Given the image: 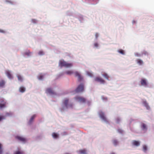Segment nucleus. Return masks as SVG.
Segmentation results:
<instances>
[{
    "label": "nucleus",
    "instance_id": "nucleus-29",
    "mask_svg": "<svg viewBox=\"0 0 154 154\" xmlns=\"http://www.w3.org/2000/svg\"><path fill=\"white\" fill-rule=\"evenodd\" d=\"M118 52H119L120 53L122 54H124V52L123 50L122 49H120L118 50Z\"/></svg>",
    "mask_w": 154,
    "mask_h": 154
},
{
    "label": "nucleus",
    "instance_id": "nucleus-12",
    "mask_svg": "<svg viewBox=\"0 0 154 154\" xmlns=\"http://www.w3.org/2000/svg\"><path fill=\"white\" fill-rule=\"evenodd\" d=\"M132 144L133 145L136 146H138L140 145V142L135 140H134L132 141Z\"/></svg>",
    "mask_w": 154,
    "mask_h": 154
},
{
    "label": "nucleus",
    "instance_id": "nucleus-39",
    "mask_svg": "<svg viewBox=\"0 0 154 154\" xmlns=\"http://www.w3.org/2000/svg\"><path fill=\"white\" fill-rule=\"evenodd\" d=\"M30 54V52H26L25 53V54L26 55H27L28 56L29 55V54Z\"/></svg>",
    "mask_w": 154,
    "mask_h": 154
},
{
    "label": "nucleus",
    "instance_id": "nucleus-5",
    "mask_svg": "<svg viewBox=\"0 0 154 154\" xmlns=\"http://www.w3.org/2000/svg\"><path fill=\"white\" fill-rule=\"evenodd\" d=\"M15 138L18 140L23 143H25L26 141V139L25 138L19 136H17L15 137Z\"/></svg>",
    "mask_w": 154,
    "mask_h": 154
},
{
    "label": "nucleus",
    "instance_id": "nucleus-26",
    "mask_svg": "<svg viewBox=\"0 0 154 154\" xmlns=\"http://www.w3.org/2000/svg\"><path fill=\"white\" fill-rule=\"evenodd\" d=\"M79 152L81 154H85L86 153V150L84 149L81 150L79 151Z\"/></svg>",
    "mask_w": 154,
    "mask_h": 154
},
{
    "label": "nucleus",
    "instance_id": "nucleus-22",
    "mask_svg": "<svg viewBox=\"0 0 154 154\" xmlns=\"http://www.w3.org/2000/svg\"><path fill=\"white\" fill-rule=\"evenodd\" d=\"M137 62L139 65H142L143 63V61L142 60L140 59H137Z\"/></svg>",
    "mask_w": 154,
    "mask_h": 154
},
{
    "label": "nucleus",
    "instance_id": "nucleus-13",
    "mask_svg": "<svg viewBox=\"0 0 154 154\" xmlns=\"http://www.w3.org/2000/svg\"><path fill=\"white\" fill-rule=\"evenodd\" d=\"M5 81L2 79L0 80V87L3 88L5 87Z\"/></svg>",
    "mask_w": 154,
    "mask_h": 154
},
{
    "label": "nucleus",
    "instance_id": "nucleus-27",
    "mask_svg": "<svg viewBox=\"0 0 154 154\" xmlns=\"http://www.w3.org/2000/svg\"><path fill=\"white\" fill-rule=\"evenodd\" d=\"M147 148L146 146L144 145L143 146V150L144 152H146L147 150Z\"/></svg>",
    "mask_w": 154,
    "mask_h": 154
},
{
    "label": "nucleus",
    "instance_id": "nucleus-1",
    "mask_svg": "<svg viewBox=\"0 0 154 154\" xmlns=\"http://www.w3.org/2000/svg\"><path fill=\"white\" fill-rule=\"evenodd\" d=\"M59 65L61 67L64 66L66 68H70L72 66L73 64L68 63L63 60H62L60 61Z\"/></svg>",
    "mask_w": 154,
    "mask_h": 154
},
{
    "label": "nucleus",
    "instance_id": "nucleus-32",
    "mask_svg": "<svg viewBox=\"0 0 154 154\" xmlns=\"http://www.w3.org/2000/svg\"><path fill=\"white\" fill-rule=\"evenodd\" d=\"M38 54L39 55H42L44 54V53L43 51H40L38 53Z\"/></svg>",
    "mask_w": 154,
    "mask_h": 154
},
{
    "label": "nucleus",
    "instance_id": "nucleus-37",
    "mask_svg": "<svg viewBox=\"0 0 154 154\" xmlns=\"http://www.w3.org/2000/svg\"><path fill=\"white\" fill-rule=\"evenodd\" d=\"M116 122L117 123H118L120 121V119L119 118H117L116 119Z\"/></svg>",
    "mask_w": 154,
    "mask_h": 154
},
{
    "label": "nucleus",
    "instance_id": "nucleus-21",
    "mask_svg": "<svg viewBox=\"0 0 154 154\" xmlns=\"http://www.w3.org/2000/svg\"><path fill=\"white\" fill-rule=\"evenodd\" d=\"M52 136L53 138H57L58 137V135L55 133H53L52 134Z\"/></svg>",
    "mask_w": 154,
    "mask_h": 154
},
{
    "label": "nucleus",
    "instance_id": "nucleus-43",
    "mask_svg": "<svg viewBox=\"0 0 154 154\" xmlns=\"http://www.w3.org/2000/svg\"><path fill=\"white\" fill-rule=\"evenodd\" d=\"M70 154L69 153H66V154Z\"/></svg>",
    "mask_w": 154,
    "mask_h": 154
},
{
    "label": "nucleus",
    "instance_id": "nucleus-7",
    "mask_svg": "<svg viewBox=\"0 0 154 154\" xmlns=\"http://www.w3.org/2000/svg\"><path fill=\"white\" fill-rule=\"evenodd\" d=\"M100 117L103 120L106 122H108V121L106 118L105 117L104 114L102 112H100Z\"/></svg>",
    "mask_w": 154,
    "mask_h": 154
},
{
    "label": "nucleus",
    "instance_id": "nucleus-33",
    "mask_svg": "<svg viewBox=\"0 0 154 154\" xmlns=\"http://www.w3.org/2000/svg\"><path fill=\"white\" fill-rule=\"evenodd\" d=\"M87 74L89 76H93V74H92V73H91L89 72H87Z\"/></svg>",
    "mask_w": 154,
    "mask_h": 154
},
{
    "label": "nucleus",
    "instance_id": "nucleus-3",
    "mask_svg": "<svg viewBox=\"0 0 154 154\" xmlns=\"http://www.w3.org/2000/svg\"><path fill=\"white\" fill-rule=\"evenodd\" d=\"M69 99L67 98H66L64 99L63 102V103L64 105L65 106L66 108H68L69 107H72V103L69 104Z\"/></svg>",
    "mask_w": 154,
    "mask_h": 154
},
{
    "label": "nucleus",
    "instance_id": "nucleus-24",
    "mask_svg": "<svg viewBox=\"0 0 154 154\" xmlns=\"http://www.w3.org/2000/svg\"><path fill=\"white\" fill-rule=\"evenodd\" d=\"M112 143L115 146H116L118 144V142L116 140H112Z\"/></svg>",
    "mask_w": 154,
    "mask_h": 154
},
{
    "label": "nucleus",
    "instance_id": "nucleus-23",
    "mask_svg": "<svg viewBox=\"0 0 154 154\" xmlns=\"http://www.w3.org/2000/svg\"><path fill=\"white\" fill-rule=\"evenodd\" d=\"M65 73L67 75H71L72 74H73V72L72 71L69 70V71H67Z\"/></svg>",
    "mask_w": 154,
    "mask_h": 154
},
{
    "label": "nucleus",
    "instance_id": "nucleus-15",
    "mask_svg": "<svg viewBox=\"0 0 154 154\" xmlns=\"http://www.w3.org/2000/svg\"><path fill=\"white\" fill-rule=\"evenodd\" d=\"M141 84L142 85L146 86L147 85V83L146 80L142 79L140 81Z\"/></svg>",
    "mask_w": 154,
    "mask_h": 154
},
{
    "label": "nucleus",
    "instance_id": "nucleus-41",
    "mask_svg": "<svg viewBox=\"0 0 154 154\" xmlns=\"http://www.w3.org/2000/svg\"><path fill=\"white\" fill-rule=\"evenodd\" d=\"M135 56L137 57H139L140 56V55L139 54H135Z\"/></svg>",
    "mask_w": 154,
    "mask_h": 154
},
{
    "label": "nucleus",
    "instance_id": "nucleus-9",
    "mask_svg": "<svg viewBox=\"0 0 154 154\" xmlns=\"http://www.w3.org/2000/svg\"><path fill=\"white\" fill-rule=\"evenodd\" d=\"M74 74L75 76L76 77H78V80L79 81H81L82 79V77L81 76L80 74L78 72H75Z\"/></svg>",
    "mask_w": 154,
    "mask_h": 154
},
{
    "label": "nucleus",
    "instance_id": "nucleus-25",
    "mask_svg": "<svg viewBox=\"0 0 154 154\" xmlns=\"http://www.w3.org/2000/svg\"><path fill=\"white\" fill-rule=\"evenodd\" d=\"M12 115V113H11V112H6L5 113V116H5V118L6 117L11 116Z\"/></svg>",
    "mask_w": 154,
    "mask_h": 154
},
{
    "label": "nucleus",
    "instance_id": "nucleus-19",
    "mask_svg": "<svg viewBox=\"0 0 154 154\" xmlns=\"http://www.w3.org/2000/svg\"><path fill=\"white\" fill-rule=\"evenodd\" d=\"M25 91V88L23 87H21L19 88V91L20 92L23 93Z\"/></svg>",
    "mask_w": 154,
    "mask_h": 154
},
{
    "label": "nucleus",
    "instance_id": "nucleus-35",
    "mask_svg": "<svg viewBox=\"0 0 154 154\" xmlns=\"http://www.w3.org/2000/svg\"><path fill=\"white\" fill-rule=\"evenodd\" d=\"M5 31L4 30L0 29V32L2 33H5Z\"/></svg>",
    "mask_w": 154,
    "mask_h": 154
},
{
    "label": "nucleus",
    "instance_id": "nucleus-17",
    "mask_svg": "<svg viewBox=\"0 0 154 154\" xmlns=\"http://www.w3.org/2000/svg\"><path fill=\"white\" fill-rule=\"evenodd\" d=\"M18 80L20 82H22L23 81V77L20 75L17 74V75Z\"/></svg>",
    "mask_w": 154,
    "mask_h": 154
},
{
    "label": "nucleus",
    "instance_id": "nucleus-40",
    "mask_svg": "<svg viewBox=\"0 0 154 154\" xmlns=\"http://www.w3.org/2000/svg\"><path fill=\"white\" fill-rule=\"evenodd\" d=\"M144 54H148V53L146 51H144L143 53Z\"/></svg>",
    "mask_w": 154,
    "mask_h": 154
},
{
    "label": "nucleus",
    "instance_id": "nucleus-36",
    "mask_svg": "<svg viewBox=\"0 0 154 154\" xmlns=\"http://www.w3.org/2000/svg\"><path fill=\"white\" fill-rule=\"evenodd\" d=\"M94 46L96 47H97L98 45V43H95L94 44Z\"/></svg>",
    "mask_w": 154,
    "mask_h": 154
},
{
    "label": "nucleus",
    "instance_id": "nucleus-42",
    "mask_svg": "<svg viewBox=\"0 0 154 154\" xmlns=\"http://www.w3.org/2000/svg\"><path fill=\"white\" fill-rule=\"evenodd\" d=\"M118 131H119V132H120V133H122V132L123 131H122V130H120V131H120V130H118Z\"/></svg>",
    "mask_w": 154,
    "mask_h": 154
},
{
    "label": "nucleus",
    "instance_id": "nucleus-6",
    "mask_svg": "<svg viewBox=\"0 0 154 154\" xmlns=\"http://www.w3.org/2000/svg\"><path fill=\"white\" fill-rule=\"evenodd\" d=\"M46 92L47 94H49L51 95H53L56 94L55 92L51 88L47 89L46 91Z\"/></svg>",
    "mask_w": 154,
    "mask_h": 154
},
{
    "label": "nucleus",
    "instance_id": "nucleus-8",
    "mask_svg": "<svg viewBox=\"0 0 154 154\" xmlns=\"http://www.w3.org/2000/svg\"><path fill=\"white\" fill-rule=\"evenodd\" d=\"M94 80L95 81L100 82L101 83H103L105 82V81L102 78L97 77L95 78Z\"/></svg>",
    "mask_w": 154,
    "mask_h": 154
},
{
    "label": "nucleus",
    "instance_id": "nucleus-28",
    "mask_svg": "<svg viewBox=\"0 0 154 154\" xmlns=\"http://www.w3.org/2000/svg\"><path fill=\"white\" fill-rule=\"evenodd\" d=\"M2 144L0 143V154H2L3 153V149Z\"/></svg>",
    "mask_w": 154,
    "mask_h": 154
},
{
    "label": "nucleus",
    "instance_id": "nucleus-34",
    "mask_svg": "<svg viewBox=\"0 0 154 154\" xmlns=\"http://www.w3.org/2000/svg\"><path fill=\"white\" fill-rule=\"evenodd\" d=\"M43 78V76L42 75H40L38 77V79L39 80H42Z\"/></svg>",
    "mask_w": 154,
    "mask_h": 154
},
{
    "label": "nucleus",
    "instance_id": "nucleus-38",
    "mask_svg": "<svg viewBox=\"0 0 154 154\" xmlns=\"http://www.w3.org/2000/svg\"><path fill=\"white\" fill-rule=\"evenodd\" d=\"M95 36L96 38H97L98 36V34L97 33H96L95 35Z\"/></svg>",
    "mask_w": 154,
    "mask_h": 154
},
{
    "label": "nucleus",
    "instance_id": "nucleus-20",
    "mask_svg": "<svg viewBox=\"0 0 154 154\" xmlns=\"http://www.w3.org/2000/svg\"><path fill=\"white\" fill-rule=\"evenodd\" d=\"M102 75L107 79H109V76L106 73H104L102 74Z\"/></svg>",
    "mask_w": 154,
    "mask_h": 154
},
{
    "label": "nucleus",
    "instance_id": "nucleus-31",
    "mask_svg": "<svg viewBox=\"0 0 154 154\" xmlns=\"http://www.w3.org/2000/svg\"><path fill=\"white\" fill-rule=\"evenodd\" d=\"M14 154H24L23 152H21L19 151L16 152Z\"/></svg>",
    "mask_w": 154,
    "mask_h": 154
},
{
    "label": "nucleus",
    "instance_id": "nucleus-14",
    "mask_svg": "<svg viewBox=\"0 0 154 154\" xmlns=\"http://www.w3.org/2000/svg\"><path fill=\"white\" fill-rule=\"evenodd\" d=\"M36 115H33L32 117H31V119H30V120L28 122V124L29 125H30L31 124L33 120L36 117Z\"/></svg>",
    "mask_w": 154,
    "mask_h": 154
},
{
    "label": "nucleus",
    "instance_id": "nucleus-11",
    "mask_svg": "<svg viewBox=\"0 0 154 154\" xmlns=\"http://www.w3.org/2000/svg\"><path fill=\"white\" fill-rule=\"evenodd\" d=\"M2 101H1V102L2 103H0V109H2L3 108H5V105L6 104V102L4 101V100H2Z\"/></svg>",
    "mask_w": 154,
    "mask_h": 154
},
{
    "label": "nucleus",
    "instance_id": "nucleus-10",
    "mask_svg": "<svg viewBox=\"0 0 154 154\" xmlns=\"http://www.w3.org/2000/svg\"><path fill=\"white\" fill-rule=\"evenodd\" d=\"M5 73L8 76V77L9 79H12L13 78V77L12 76V75L11 73L8 70L6 71L5 72Z\"/></svg>",
    "mask_w": 154,
    "mask_h": 154
},
{
    "label": "nucleus",
    "instance_id": "nucleus-4",
    "mask_svg": "<svg viewBox=\"0 0 154 154\" xmlns=\"http://www.w3.org/2000/svg\"><path fill=\"white\" fill-rule=\"evenodd\" d=\"M84 90V85L81 84L79 85L75 90L76 92H82Z\"/></svg>",
    "mask_w": 154,
    "mask_h": 154
},
{
    "label": "nucleus",
    "instance_id": "nucleus-30",
    "mask_svg": "<svg viewBox=\"0 0 154 154\" xmlns=\"http://www.w3.org/2000/svg\"><path fill=\"white\" fill-rule=\"evenodd\" d=\"M5 118L4 116H0V122L2 119H5Z\"/></svg>",
    "mask_w": 154,
    "mask_h": 154
},
{
    "label": "nucleus",
    "instance_id": "nucleus-2",
    "mask_svg": "<svg viewBox=\"0 0 154 154\" xmlns=\"http://www.w3.org/2000/svg\"><path fill=\"white\" fill-rule=\"evenodd\" d=\"M75 99L78 102L82 103H84L86 102V100L84 97L79 96H76Z\"/></svg>",
    "mask_w": 154,
    "mask_h": 154
},
{
    "label": "nucleus",
    "instance_id": "nucleus-16",
    "mask_svg": "<svg viewBox=\"0 0 154 154\" xmlns=\"http://www.w3.org/2000/svg\"><path fill=\"white\" fill-rule=\"evenodd\" d=\"M144 105L146 107L147 109H150V107L148 105V103L146 101H144L143 102Z\"/></svg>",
    "mask_w": 154,
    "mask_h": 154
},
{
    "label": "nucleus",
    "instance_id": "nucleus-18",
    "mask_svg": "<svg viewBox=\"0 0 154 154\" xmlns=\"http://www.w3.org/2000/svg\"><path fill=\"white\" fill-rule=\"evenodd\" d=\"M141 128L143 130H146L147 129V128L146 125L143 123H142V124Z\"/></svg>",
    "mask_w": 154,
    "mask_h": 154
}]
</instances>
